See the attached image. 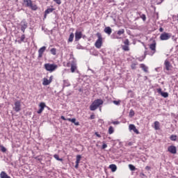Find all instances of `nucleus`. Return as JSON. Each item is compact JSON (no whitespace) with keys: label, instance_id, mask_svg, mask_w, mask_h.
<instances>
[{"label":"nucleus","instance_id":"nucleus-1","mask_svg":"<svg viewBox=\"0 0 178 178\" xmlns=\"http://www.w3.org/2000/svg\"><path fill=\"white\" fill-rule=\"evenodd\" d=\"M104 104V100L101 99H95L92 104L90 106V111H96V109H98L99 108L100 105Z\"/></svg>","mask_w":178,"mask_h":178},{"label":"nucleus","instance_id":"nucleus-2","mask_svg":"<svg viewBox=\"0 0 178 178\" xmlns=\"http://www.w3.org/2000/svg\"><path fill=\"white\" fill-rule=\"evenodd\" d=\"M96 35L97 37V40L95 43V47L97 48V49H99L101 47H102V35L101 33H97Z\"/></svg>","mask_w":178,"mask_h":178},{"label":"nucleus","instance_id":"nucleus-3","mask_svg":"<svg viewBox=\"0 0 178 178\" xmlns=\"http://www.w3.org/2000/svg\"><path fill=\"white\" fill-rule=\"evenodd\" d=\"M44 69L47 72H50V73H52V72H55L56 69H58V65L46 63V64H44Z\"/></svg>","mask_w":178,"mask_h":178},{"label":"nucleus","instance_id":"nucleus-4","mask_svg":"<svg viewBox=\"0 0 178 178\" xmlns=\"http://www.w3.org/2000/svg\"><path fill=\"white\" fill-rule=\"evenodd\" d=\"M24 2L26 3V8H30L32 10H37L38 9L37 5L33 4L31 0H24Z\"/></svg>","mask_w":178,"mask_h":178},{"label":"nucleus","instance_id":"nucleus-5","mask_svg":"<svg viewBox=\"0 0 178 178\" xmlns=\"http://www.w3.org/2000/svg\"><path fill=\"white\" fill-rule=\"evenodd\" d=\"M172 37V33H168L166 32H164L161 34L160 35V40L161 41H167V40H170Z\"/></svg>","mask_w":178,"mask_h":178},{"label":"nucleus","instance_id":"nucleus-6","mask_svg":"<svg viewBox=\"0 0 178 178\" xmlns=\"http://www.w3.org/2000/svg\"><path fill=\"white\" fill-rule=\"evenodd\" d=\"M19 26H21V31H22V33H24L26 31V29H27L28 27V24L26 19H23L21 22Z\"/></svg>","mask_w":178,"mask_h":178},{"label":"nucleus","instance_id":"nucleus-7","mask_svg":"<svg viewBox=\"0 0 178 178\" xmlns=\"http://www.w3.org/2000/svg\"><path fill=\"white\" fill-rule=\"evenodd\" d=\"M13 109L15 112H20L22 110V105L20 104V101H17L15 102V106Z\"/></svg>","mask_w":178,"mask_h":178},{"label":"nucleus","instance_id":"nucleus-8","mask_svg":"<svg viewBox=\"0 0 178 178\" xmlns=\"http://www.w3.org/2000/svg\"><path fill=\"white\" fill-rule=\"evenodd\" d=\"M164 65L165 70H167L168 72L172 70V64H170V62L169 60H165L164 62Z\"/></svg>","mask_w":178,"mask_h":178},{"label":"nucleus","instance_id":"nucleus-9","mask_svg":"<svg viewBox=\"0 0 178 178\" xmlns=\"http://www.w3.org/2000/svg\"><path fill=\"white\" fill-rule=\"evenodd\" d=\"M157 92L163 97V98H168L169 97V93L168 92H163L161 88L157 89Z\"/></svg>","mask_w":178,"mask_h":178},{"label":"nucleus","instance_id":"nucleus-10","mask_svg":"<svg viewBox=\"0 0 178 178\" xmlns=\"http://www.w3.org/2000/svg\"><path fill=\"white\" fill-rule=\"evenodd\" d=\"M129 129L130 131H131L132 130L134 131V132L136 133V134H140V131H138V129H137V128L136 127V125L131 124L129 126Z\"/></svg>","mask_w":178,"mask_h":178},{"label":"nucleus","instance_id":"nucleus-11","mask_svg":"<svg viewBox=\"0 0 178 178\" xmlns=\"http://www.w3.org/2000/svg\"><path fill=\"white\" fill-rule=\"evenodd\" d=\"M47 49V47L43 46L38 50V58H42L43 54L45 52V50Z\"/></svg>","mask_w":178,"mask_h":178},{"label":"nucleus","instance_id":"nucleus-12","mask_svg":"<svg viewBox=\"0 0 178 178\" xmlns=\"http://www.w3.org/2000/svg\"><path fill=\"white\" fill-rule=\"evenodd\" d=\"M168 152H170V154H177V149H176L175 145H170L168 147Z\"/></svg>","mask_w":178,"mask_h":178},{"label":"nucleus","instance_id":"nucleus-13","mask_svg":"<svg viewBox=\"0 0 178 178\" xmlns=\"http://www.w3.org/2000/svg\"><path fill=\"white\" fill-rule=\"evenodd\" d=\"M81 37H83L81 31H76L75 32V41H79Z\"/></svg>","mask_w":178,"mask_h":178},{"label":"nucleus","instance_id":"nucleus-14","mask_svg":"<svg viewBox=\"0 0 178 178\" xmlns=\"http://www.w3.org/2000/svg\"><path fill=\"white\" fill-rule=\"evenodd\" d=\"M149 48L154 51V53L156 52V42L154 41L153 43L149 45Z\"/></svg>","mask_w":178,"mask_h":178},{"label":"nucleus","instance_id":"nucleus-15","mask_svg":"<svg viewBox=\"0 0 178 178\" xmlns=\"http://www.w3.org/2000/svg\"><path fill=\"white\" fill-rule=\"evenodd\" d=\"M104 33H106V34L111 35V34H112V28H111V26H106L104 29Z\"/></svg>","mask_w":178,"mask_h":178},{"label":"nucleus","instance_id":"nucleus-16","mask_svg":"<svg viewBox=\"0 0 178 178\" xmlns=\"http://www.w3.org/2000/svg\"><path fill=\"white\" fill-rule=\"evenodd\" d=\"M68 122H72L75 126H80V122L76 121V118H67Z\"/></svg>","mask_w":178,"mask_h":178},{"label":"nucleus","instance_id":"nucleus-17","mask_svg":"<svg viewBox=\"0 0 178 178\" xmlns=\"http://www.w3.org/2000/svg\"><path fill=\"white\" fill-rule=\"evenodd\" d=\"M54 8H47L45 11H44V17L46 18L47 17V15H49V13H52L54 12Z\"/></svg>","mask_w":178,"mask_h":178},{"label":"nucleus","instance_id":"nucleus-18","mask_svg":"<svg viewBox=\"0 0 178 178\" xmlns=\"http://www.w3.org/2000/svg\"><path fill=\"white\" fill-rule=\"evenodd\" d=\"M69 65H70L71 66L72 65H77V60H76L74 58L71 57L70 58Z\"/></svg>","mask_w":178,"mask_h":178},{"label":"nucleus","instance_id":"nucleus-19","mask_svg":"<svg viewBox=\"0 0 178 178\" xmlns=\"http://www.w3.org/2000/svg\"><path fill=\"white\" fill-rule=\"evenodd\" d=\"M50 83H51V81H49V79L47 78L43 79V82H42L43 86H49Z\"/></svg>","mask_w":178,"mask_h":178},{"label":"nucleus","instance_id":"nucleus-20","mask_svg":"<svg viewBox=\"0 0 178 178\" xmlns=\"http://www.w3.org/2000/svg\"><path fill=\"white\" fill-rule=\"evenodd\" d=\"M140 67L145 73H148V67H147L145 64H141Z\"/></svg>","mask_w":178,"mask_h":178},{"label":"nucleus","instance_id":"nucleus-21","mask_svg":"<svg viewBox=\"0 0 178 178\" xmlns=\"http://www.w3.org/2000/svg\"><path fill=\"white\" fill-rule=\"evenodd\" d=\"M63 88H65V87H70V82H69V80L65 79L63 80Z\"/></svg>","mask_w":178,"mask_h":178},{"label":"nucleus","instance_id":"nucleus-22","mask_svg":"<svg viewBox=\"0 0 178 178\" xmlns=\"http://www.w3.org/2000/svg\"><path fill=\"white\" fill-rule=\"evenodd\" d=\"M109 168L111 170V172H115V170H118V167L115 164H111L109 165Z\"/></svg>","mask_w":178,"mask_h":178},{"label":"nucleus","instance_id":"nucleus-23","mask_svg":"<svg viewBox=\"0 0 178 178\" xmlns=\"http://www.w3.org/2000/svg\"><path fill=\"white\" fill-rule=\"evenodd\" d=\"M77 70V65H71V72L72 73H74Z\"/></svg>","mask_w":178,"mask_h":178},{"label":"nucleus","instance_id":"nucleus-24","mask_svg":"<svg viewBox=\"0 0 178 178\" xmlns=\"http://www.w3.org/2000/svg\"><path fill=\"white\" fill-rule=\"evenodd\" d=\"M160 127V123H159V121H156V122H154V129H156V130H159V128Z\"/></svg>","mask_w":178,"mask_h":178},{"label":"nucleus","instance_id":"nucleus-25","mask_svg":"<svg viewBox=\"0 0 178 178\" xmlns=\"http://www.w3.org/2000/svg\"><path fill=\"white\" fill-rule=\"evenodd\" d=\"M74 38V34L72 33L70 35L69 39H68V42H73V39Z\"/></svg>","mask_w":178,"mask_h":178},{"label":"nucleus","instance_id":"nucleus-26","mask_svg":"<svg viewBox=\"0 0 178 178\" xmlns=\"http://www.w3.org/2000/svg\"><path fill=\"white\" fill-rule=\"evenodd\" d=\"M39 106H40V109L43 111L44 108L47 106V105H45V104L44 102H41L40 104H39Z\"/></svg>","mask_w":178,"mask_h":178},{"label":"nucleus","instance_id":"nucleus-27","mask_svg":"<svg viewBox=\"0 0 178 178\" xmlns=\"http://www.w3.org/2000/svg\"><path fill=\"white\" fill-rule=\"evenodd\" d=\"M25 38L26 35L24 34L22 35L20 40H18L19 44H22V42H24Z\"/></svg>","mask_w":178,"mask_h":178},{"label":"nucleus","instance_id":"nucleus-28","mask_svg":"<svg viewBox=\"0 0 178 178\" xmlns=\"http://www.w3.org/2000/svg\"><path fill=\"white\" fill-rule=\"evenodd\" d=\"M114 131H115V129H113V127L111 126L108 128V134H113Z\"/></svg>","mask_w":178,"mask_h":178},{"label":"nucleus","instance_id":"nucleus-29","mask_svg":"<svg viewBox=\"0 0 178 178\" xmlns=\"http://www.w3.org/2000/svg\"><path fill=\"white\" fill-rule=\"evenodd\" d=\"M123 34H124V29H120V30L117 31V35H122Z\"/></svg>","mask_w":178,"mask_h":178},{"label":"nucleus","instance_id":"nucleus-30","mask_svg":"<svg viewBox=\"0 0 178 178\" xmlns=\"http://www.w3.org/2000/svg\"><path fill=\"white\" fill-rule=\"evenodd\" d=\"M54 158H55V159H56V161H59L60 162H62V161H63V159L59 158V155H58V154H54Z\"/></svg>","mask_w":178,"mask_h":178},{"label":"nucleus","instance_id":"nucleus-31","mask_svg":"<svg viewBox=\"0 0 178 178\" xmlns=\"http://www.w3.org/2000/svg\"><path fill=\"white\" fill-rule=\"evenodd\" d=\"M171 141H176V140H177V136L176 135H172L170 137Z\"/></svg>","mask_w":178,"mask_h":178},{"label":"nucleus","instance_id":"nucleus-32","mask_svg":"<svg viewBox=\"0 0 178 178\" xmlns=\"http://www.w3.org/2000/svg\"><path fill=\"white\" fill-rule=\"evenodd\" d=\"M50 52L52 55H56V48L51 49Z\"/></svg>","mask_w":178,"mask_h":178},{"label":"nucleus","instance_id":"nucleus-33","mask_svg":"<svg viewBox=\"0 0 178 178\" xmlns=\"http://www.w3.org/2000/svg\"><path fill=\"white\" fill-rule=\"evenodd\" d=\"M140 19L143 20V22H145L147 20V16H145V14H142L140 15Z\"/></svg>","mask_w":178,"mask_h":178},{"label":"nucleus","instance_id":"nucleus-34","mask_svg":"<svg viewBox=\"0 0 178 178\" xmlns=\"http://www.w3.org/2000/svg\"><path fill=\"white\" fill-rule=\"evenodd\" d=\"M123 51H130V48L128 45H123L122 46Z\"/></svg>","mask_w":178,"mask_h":178},{"label":"nucleus","instance_id":"nucleus-35","mask_svg":"<svg viewBox=\"0 0 178 178\" xmlns=\"http://www.w3.org/2000/svg\"><path fill=\"white\" fill-rule=\"evenodd\" d=\"M0 149L1 152H6L7 149L3 145H0Z\"/></svg>","mask_w":178,"mask_h":178},{"label":"nucleus","instance_id":"nucleus-36","mask_svg":"<svg viewBox=\"0 0 178 178\" xmlns=\"http://www.w3.org/2000/svg\"><path fill=\"white\" fill-rule=\"evenodd\" d=\"M120 102H121L120 100H118V101L114 100V101H113V104H114V105H117V106H119V105H120Z\"/></svg>","mask_w":178,"mask_h":178},{"label":"nucleus","instance_id":"nucleus-37","mask_svg":"<svg viewBox=\"0 0 178 178\" xmlns=\"http://www.w3.org/2000/svg\"><path fill=\"white\" fill-rule=\"evenodd\" d=\"M35 159L36 161H38L39 162H41V161H42V157L41 156H38L35 157Z\"/></svg>","mask_w":178,"mask_h":178},{"label":"nucleus","instance_id":"nucleus-38","mask_svg":"<svg viewBox=\"0 0 178 178\" xmlns=\"http://www.w3.org/2000/svg\"><path fill=\"white\" fill-rule=\"evenodd\" d=\"M129 168L130 170H132V171L136 170V167L131 164L129 165Z\"/></svg>","mask_w":178,"mask_h":178},{"label":"nucleus","instance_id":"nucleus-39","mask_svg":"<svg viewBox=\"0 0 178 178\" xmlns=\"http://www.w3.org/2000/svg\"><path fill=\"white\" fill-rule=\"evenodd\" d=\"M124 45H130V41H129V39H126L124 41Z\"/></svg>","mask_w":178,"mask_h":178},{"label":"nucleus","instance_id":"nucleus-40","mask_svg":"<svg viewBox=\"0 0 178 178\" xmlns=\"http://www.w3.org/2000/svg\"><path fill=\"white\" fill-rule=\"evenodd\" d=\"M134 111H133V110H130V111H129V116L131 117V118H133V116H134Z\"/></svg>","mask_w":178,"mask_h":178},{"label":"nucleus","instance_id":"nucleus-41","mask_svg":"<svg viewBox=\"0 0 178 178\" xmlns=\"http://www.w3.org/2000/svg\"><path fill=\"white\" fill-rule=\"evenodd\" d=\"M54 2L57 3V5H60V3H62V0H54Z\"/></svg>","mask_w":178,"mask_h":178},{"label":"nucleus","instance_id":"nucleus-42","mask_svg":"<svg viewBox=\"0 0 178 178\" xmlns=\"http://www.w3.org/2000/svg\"><path fill=\"white\" fill-rule=\"evenodd\" d=\"M81 155H77L76 156V161H81Z\"/></svg>","mask_w":178,"mask_h":178},{"label":"nucleus","instance_id":"nucleus-43","mask_svg":"<svg viewBox=\"0 0 178 178\" xmlns=\"http://www.w3.org/2000/svg\"><path fill=\"white\" fill-rule=\"evenodd\" d=\"M107 147H108V145L106 144H103L102 149H105V148H106Z\"/></svg>","mask_w":178,"mask_h":178},{"label":"nucleus","instance_id":"nucleus-44","mask_svg":"<svg viewBox=\"0 0 178 178\" xmlns=\"http://www.w3.org/2000/svg\"><path fill=\"white\" fill-rule=\"evenodd\" d=\"M52 79H54V76L49 77V81H50V83H52Z\"/></svg>","mask_w":178,"mask_h":178},{"label":"nucleus","instance_id":"nucleus-45","mask_svg":"<svg viewBox=\"0 0 178 178\" xmlns=\"http://www.w3.org/2000/svg\"><path fill=\"white\" fill-rule=\"evenodd\" d=\"M37 113H38L39 115L42 113V110H41L40 108L37 111Z\"/></svg>","mask_w":178,"mask_h":178},{"label":"nucleus","instance_id":"nucleus-46","mask_svg":"<svg viewBox=\"0 0 178 178\" xmlns=\"http://www.w3.org/2000/svg\"><path fill=\"white\" fill-rule=\"evenodd\" d=\"M95 136H97V137H99V138H101V136L99 134L98 132H95Z\"/></svg>","mask_w":178,"mask_h":178},{"label":"nucleus","instance_id":"nucleus-47","mask_svg":"<svg viewBox=\"0 0 178 178\" xmlns=\"http://www.w3.org/2000/svg\"><path fill=\"white\" fill-rule=\"evenodd\" d=\"M145 170H151V167L147 165V166L145 167Z\"/></svg>","mask_w":178,"mask_h":178},{"label":"nucleus","instance_id":"nucleus-48","mask_svg":"<svg viewBox=\"0 0 178 178\" xmlns=\"http://www.w3.org/2000/svg\"><path fill=\"white\" fill-rule=\"evenodd\" d=\"M90 119L91 120L95 119V115H91Z\"/></svg>","mask_w":178,"mask_h":178},{"label":"nucleus","instance_id":"nucleus-49","mask_svg":"<svg viewBox=\"0 0 178 178\" xmlns=\"http://www.w3.org/2000/svg\"><path fill=\"white\" fill-rule=\"evenodd\" d=\"M119 121H114L113 122V124H119Z\"/></svg>","mask_w":178,"mask_h":178},{"label":"nucleus","instance_id":"nucleus-50","mask_svg":"<svg viewBox=\"0 0 178 178\" xmlns=\"http://www.w3.org/2000/svg\"><path fill=\"white\" fill-rule=\"evenodd\" d=\"M60 119H62L63 120H66V118H65V116L62 115L60 117Z\"/></svg>","mask_w":178,"mask_h":178},{"label":"nucleus","instance_id":"nucleus-51","mask_svg":"<svg viewBox=\"0 0 178 178\" xmlns=\"http://www.w3.org/2000/svg\"><path fill=\"white\" fill-rule=\"evenodd\" d=\"M128 145H129V147H131V145H133V143L129 142V143H128Z\"/></svg>","mask_w":178,"mask_h":178},{"label":"nucleus","instance_id":"nucleus-52","mask_svg":"<svg viewBox=\"0 0 178 178\" xmlns=\"http://www.w3.org/2000/svg\"><path fill=\"white\" fill-rule=\"evenodd\" d=\"M80 163V160H76V164H79Z\"/></svg>","mask_w":178,"mask_h":178},{"label":"nucleus","instance_id":"nucleus-53","mask_svg":"<svg viewBox=\"0 0 178 178\" xmlns=\"http://www.w3.org/2000/svg\"><path fill=\"white\" fill-rule=\"evenodd\" d=\"M159 31H161V33H162V31H163V28H160Z\"/></svg>","mask_w":178,"mask_h":178},{"label":"nucleus","instance_id":"nucleus-54","mask_svg":"<svg viewBox=\"0 0 178 178\" xmlns=\"http://www.w3.org/2000/svg\"><path fill=\"white\" fill-rule=\"evenodd\" d=\"M79 168V164L75 165V168L77 169Z\"/></svg>","mask_w":178,"mask_h":178},{"label":"nucleus","instance_id":"nucleus-55","mask_svg":"<svg viewBox=\"0 0 178 178\" xmlns=\"http://www.w3.org/2000/svg\"><path fill=\"white\" fill-rule=\"evenodd\" d=\"M88 70H90V72H92V73H95L94 70H92L91 69H88Z\"/></svg>","mask_w":178,"mask_h":178},{"label":"nucleus","instance_id":"nucleus-56","mask_svg":"<svg viewBox=\"0 0 178 178\" xmlns=\"http://www.w3.org/2000/svg\"><path fill=\"white\" fill-rule=\"evenodd\" d=\"M115 38H116L117 39H119V38H119V36H116Z\"/></svg>","mask_w":178,"mask_h":178},{"label":"nucleus","instance_id":"nucleus-57","mask_svg":"<svg viewBox=\"0 0 178 178\" xmlns=\"http://www.w3.org/2000/svg\"><path fill=\"white\" fill-rule=\"evenodd\" d=\"M145 55H147V51H145Z\"/></svg>","mask_w":178,"mask_h":178},{"label":"nucleus","instance_id":"nucleus-58","mask_svg":"<svg viewBox=\"0 0 178 178\" xmlns=\"http://www.w3.org/2000/svg\"><path fill=\"white\" fill-rule=\"evenodd\" d=\"M142 176H145V175H144V173L142 174Z\"/></svg>","mask_w":178,"mask_h":178},{"label":"nucleus","instance_id":"nucleus-59","mask_svg":"<svg viewBox=\"0 0 178 178\" xmlns=\"http://www.w3.org/2000/svg\"><path fill=\"white\" fill-rule=\"evenodd\" d=\"M163 0H161V2H163Z\"/></svg>","mask_w":178,"mask_h":178}]
</instances>
